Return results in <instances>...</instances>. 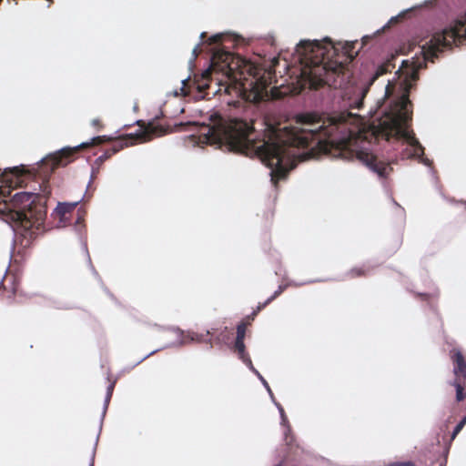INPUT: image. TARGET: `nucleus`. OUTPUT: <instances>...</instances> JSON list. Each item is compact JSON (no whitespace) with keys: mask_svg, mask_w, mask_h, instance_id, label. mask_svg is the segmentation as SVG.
I'll list each match as a JSON object with an SVG mask.
<instances>
[{"mask_svg":"<svg viewBox=\"0 0 466 466\" xmlns=\"http://www.w3.org/2000/svg\"><path fill=\"white\" fill-rule=\"evenodd\" d=\"M323 41L328 45L319 40H300L296 45L295 53L301 64L300 81L303 87L309 89L334 88L333 107L338 114L326 117L301 116L305 127L300 133H274L259 144L248 137L252 131L248 123L219 118L212 125L202 124L200 142L229 152L247 156L255 154L269 169L270 181L275 187L296 167V161L300 157L299 147H308L313 142L335 157L357 158L379 177L386 178L392 168L378 161L370 150V143L355 138L345 122L353 116L350 110L363 107L370 87L394 66L390 62L373 66L370 75L359 83L341 87L346 78L344 66L329 60V54L335 53V47L330 38L325 37Z\"/></svg>","mask_w":466,"mask_h":466,"instance_id":"1","label":"nucleus"},{"mask_svg":"<svg viewBox=\"0 0 466 466\" xmlns=\"http://www.w3.org/2000/svg\"><path fill=\"white\" fill-rule=\"evenodd\" d=\"M459 36L461 32L452 29L434 35L420 47L421 58L416 54L412 61L403 60L391 79L381 80L382 94L374 100L368 114L374 118L378 137L387 142L392 139L394 149L399 146L404 147L401 149L402 159L416 158L425 166L431 165V161L424 157V147L409 129L412 115L410 93L419 80V71L426 67L427 61L434 62L438 53L451 46Z\"/></svg>","mask_w":466,"mask_h":466,"instance_id":"2","label":"nucleus"},{"mask_svg":"<svg viewBox=\"0 0 466 466\" xmlns=\"http://www.w3.org/2000/svg\"><path fill=\"white\" fill-rule=\"evenodd\" d=\"M49 194L45 187L41 192L21 191L13 196V203L18 208V228L25 238H34L44 231L46 201Z\"/></svg>","mask_w":466,"mask_h":466,"instance_id":"3","label":"nucleus"},{"mask_svg":"<svg viewBox=\"0 0 466 466\" xmlns=\"http://www.w3.org/2000/svg\"><path fill=\"white\" fill-rule=\"evenodd\" d=\"M105 137V136L94 137L89 142H82L74 147H65L57 150L56 153L50 154L49 158L52 161L51 168L53 169L56 166L66 165L69 162V160H65L64 158L67 157L70 154L76 152L77 149L93 144L94 141L104 140Z\"/></svg>","mask_w":466,"mask_h":466,"instance_id":"4","label":"nucleus"},{"mask_svg":"<svg viewBox=\"0 0 466 466\" xmlns=\"http://www.w3.org/2000/svg\"><path fill=\"white\" fill-rule=\"evenodd\" d=\"M292 438H290V445H287L289 447V451H287L284 459L275 466H308L307 461L309 459H311V454L309 452L304 451V450L296 447L293 450L292 447Z\"/></svg>","mask_w":466,"mask_h":466,"instance_id":"5","label":"nucleus"},{"mask_svg":"<svg viewBox=\"0 0 466 466\" xmlns=\"http://www.w3.org/2000/svg\"><path fill=\"white\" fill-rule=\"evenodd\" d=\"M292 438H290V445H287L289 447V451H287L284 459L275 466H308L307 461L309 459H311V454L309 452L304 451V450L296 447L293 450L292 447Z\"/></svg>","mask_w":466,"mask_h":466,"instance_id":"6","label":"nucleus"},{"mask_svg":"<svg viewBox=\"0 0 466 466\" xmlns=\"http://www.w3.org/2000/svg\"><path fill=\"white\" fill-rule=\"evenodd\" d=\"M114 387H115V381L111 382L106 388V397L104 400L103 410H102V414H101V418H100L99 431H101V430H102L103 420L106 416V410H107V408H108V405H109V402H110V400H111V397L113 394ZM98 433H100V432H98ZM98 438H99V434L96 435V442H95L94 448L92 450L91 458H90L88 466H94V464H95L96 448L97 445Z\"/></svg>","mask_w":466,"mask_h":466,"instance_id":"7","label":"nucleus"},{"mask_svg":"<svg viewBox=\"0 0 466 466\" xmlns=\"http://www.w3.org/2000/svg\"><path fill=\"white\" fill-rule=\"evenodd\" d=\"M81 201L82 198L75 202H59L54 212L60 217L61 220H63L66 214L71 212Z\"/></svg>","mask_w":466,"mask_h":466,"instance_id":"8","label":"nucleus"},{"mask_svg":"<svg viewBox=\"0 0 466 466\" xmlns=\"http://www.w3.org/2000/svg\"><path fill=\"white\" fill-rule=\"evenodd\" d=\"M168 330L175 334L176 339L170 343L166 344L161 349L172 348V347H180L183 346L186 342L184 339V331L178 327H171Z\"/></svg>","mask_w":466,"mask_h":466,"instance_id":"9","label":"nucleus"},{"mask_svg":"<svg viewBox=\"0 0 466 466\" xmlns=\"http://www.w3.org/2000/svg\"><path fill=\"white\" fill-rule=\"evenodd\" d=\"M453 360L456 362V366L453 368V372L455 374L461 373L466 379V361L462 353L460 350H457L454 353Z\"/></svg>","mask_w":466,"mask_h":466,"instance_id":"10","label":"nucleus"},{"mask_svg":"<svg viewBox=\"0 0 466 466\" xmlns=\"http://www.w3.org/2000/svg\"><path fill=\"white\" fill-rule=\"evenodd\" d=\"M279 412L280 419H281V425L286 427V430L284 431V439L287 445H290V440H289V434L290 432V427L288 425V419L285 415L284 409L281 410Z\"/></svg>","mask_w":466,"mask_h":466,"instance_id":"11","label":"nucleus"},{"mask_svg":"<svg viewBox=\"0 0 466 466\" xmlns=\"http://www.w3.org/2000/svg\"><path fill=\"white\" fill-rule=\"evenodd\" d=\"M415 7H410L406 10L401 11L399 15L392 16L389 22L383 25L380 29L377 30V33H380V31L384 30L386 27L389 26L390 23H397L401 17L404 16V15L411 10H413Z\"/></svg>","mask_w":466,"mask_h":466,"instance_id":"12","label":"nucleus"},{"mask_svg":"<svg viewBox=\"0 0 466 466\" xmlns=\"http://www.w3.org/2000/svg\"><path fill=\"white\" fill-rule=\"evenodd\" d=\"M234 347H235V350L238 352V355L239 359L248 355L246 352V346H245V343H244L243 339H236Z\"/></svg>","mask_w":466,"mask_h":466,"instance_id":"13","label":"nucleus"},{"mask_svg":"<svg viewBox=\"0 0 466 466\" xmlns=\"http://www.w3.org/2000/svg\"><path fill=\"white\" fill-rule=\"evenodd\" d=\"M242 362L257 376L260 377L259 371L253 366L252 361L248 355L240 359Z\"/></svg>","mask_w":466,"mask_h":466,"instance_id":"14","label":"nucleus"},{"mask_svg":"<svg viewBox=\"0 0 466 466\" xmlns=\"http://www.w3.org/2000/svg\"><path fill=\"white\" fill-rule=\"evenodd\" d=\"M242 362L257 376L260 377L259 371L253 366L252 361L248 355L240 359Z\"/></svg>","mask_w":466,"mask_h":466,"instance_id":"15","label":"nucleus"},{"mask_svg":"<svg viewBox=\"0 0 466 466\" xmlns=\"http://www.w3.org/2000/svg\"><path fill=\"white\" fill-rule=\"evenodd\" d=\"M242 362L257 376L260 377L259 371L253 366L252 361L248 355L240 359Z\"/></svg>","mask_w":466,"mask_h":466,"instance_id":"16","label":"nucleus"},{"mask_svg":"<svg viewBox=\"0 0 466 466\" xmlns=\"http://www.w3.org/2000/svg\"><path fill=\"white\" fill-rule=\"evenodd\" d=\"M242 362L257 376L260 377L259 371L253 366L252 361L248 355L240 359Z\"/></svg>","mask_w":466,"mask_h":466,"instance_id":"17","label":"nucleus"},{"mask_svg":"<svg viewBox=\"0 0 466 466\" xmlns=\"http://www.w3.org/2000/svg\"><path fill=\"white\" fill-rule=\"evenodd\" d=\"M242 362L257 376L260 377L259 371L253 366L252 361L248 355L240 359Z\"/></svg>","mask_w":466,"mask_h":466,"instance_id":"18","label":"nucleus"},{"mask_svg":"<svg viewBox=\"0 0 466 466\" xmlns=\"http://www.w3.org/2000/svg\"><path fill=\"white\" fill-rule=\"evenodd\" d=\"M451 385H453L455 387V390H456V400L458 401H461L464 400L465 398V395L463 393V388L461 387V385L457 382V381H453L451 383Z\"/></svg>","mask_w":466,"mask_h":466,"instance_id":"19","label":"nucleus"},{"mask_svg":"<svg viewBox=\"0 0 466 466\" xmlns=\"http://www.w3.org/2000/svg\"><path fill=\"white\" fill-rule=\"evenodd\" d=\"M466 424V415L459 421V423L454 427L451 432V439L453 440L459 432L462 430L464 425Z\"/></svg>","mask_w":466,"mask_h":466,"instance_id":"20","label":"nucleus"},{"mask_svg":"<svg viewBox=\"0 0 466 466\" xmlns=\"http://www.w3.org/2000/svg\"><path fill=\"white\" fill-rule=\"evenodd\" d=\"M246 334V325L244 323H240L237 326V337L236 339H243Z\"/></svg>","mask_w":466,"mask_h":466,"instance_id":"21","label":"nucleus"},{"mask_svg":"<svg viewBox=\"0 0 466 466\" xmlns=\"http://www.w3.org/2000/svg\"><path fill=\"white\" fill-rule=\"evenodd\" d=\"M258 379L261 381V384L264 386V388L267 390L268 395L270 396V399H273V393H272V390L268 385V383L267 382V380L264 379V377L262 375H260V377H258Z\"/></svg>","mask_w":466,"mask_h":466,"instance_id":"22","label":"nucleus"},{"mask_svg":"<svg viewBox=\"0 0 466 466\" xmlns=\"http://www.w3.org/2000/svg\"><path fill=\"white\" fill-rule=\"evenodd\" d=\"M83 248L85 250V252L86 253V256H87V260H88V263H89V266L91 268V270L93 272V274L96 277H98V274L96 272V270L94 268L92 263H91V258H90V256H89V253H88V250H87V246H86V243H83Z\"/></svg>","mask_w":466,"mask_h":466,"instance_id":"23","label":"nucleus"},{"mask_svg":"<svg viewBox=\"0 0 466 466\" xmlns=\"http://www.w3.org/2000/svg\"><path fill=\"white\" fill-rule=\"evenodd\" d=\"M351 277H357V276H361L364 274V271L363 269L361 268H352L350 273H349Z\"/></svg>","mask_w":466,"mask_h":466,"instance_id":"24","label":"nucleus"},{"mask_svg":"<svg viewBox=\"0 0 466 466\" xmlns=\"http://www.w3.org/2000/svg\"><path fill=\"white\" fill-rule=\"evenodd\" d=\"M111 157V154L109 153V151L107 152H105L103 155L99 156L96 159V163H102L104 162L106 159H107L108 157Z\"/></svg>","mask_w":466,"mask_h":466,"instance_id":"25","label":"nucleus"},{"mask_svg":"<svg viewBox=\"0 0 466 466\" xmlns=\"http://www.w3.org/2000/svg\"><path fill=\"white\" fill-rule=\"evenodd\" d=\"M161 349H157V350H152L151 352H149L148 354L145 355L143 358H141L139 360H137L134 366H137L138 364H140L142 361H144L146 359H147L148 357H150L151 355H153L154 353L159 351Z\"/></svg>","mask_w":466,"mask_h":466,"instance_id":"26","label":"nucleus"},{"mask_svg":"<svg viewBox=\"0 0 466 466\" xmlns=\"http://www.w3.org/2000/svg\"><path fill=\"white\" fill-rule=\"evenodd\" d=\"M459 24L461 25V31L463 30L464 31V35L466 36V26H465V24H466V11H465V15L463 17H461L460 20H459Z\"/></svg>","mask_w":466,"mask_h":466,"instance_id":"27","label":"nucleus"},{"mask_svg":"<svg viewBox=\"0 0 466 466\" xmlns=\"http://www.w3.org/2000/svg\"><path fill=\"white\" fill-rule=\"evenodd\" d=\"M223 36V33L215 34L212 36H210L209 41L210 43H214L217 41H219Z\"/></svg>","mask_w":466,"mask_h":466,"instance_id":"28","label":"nucleus"},{"mask_svg":"<svg viewBox=\"0 0 466 466\" xmlns=\"http://www.w3.org/2000/svg\"><path fill=\"white\" fill-rule=\"evenodd\" d=\"M287 288V285H279L278 289L273 293V297L277 298L279 294H281Z\"/></svg>","mask_w":466,"mask_h":466,"instance_id":"29","label":"nucleus"},{"mask_svg":"<svg viewBox=\"0 0 466 466\" xmlns=\"http://www.w3.org/2000/svg\"><path fill=\"white\" fill-rule=\"evenodd\" d=\"M124 146H127V144L122 143L119 147H114L109 153L112 156L113 154H116L120 148H123Z\"/></svg>","mask_w":466,"mask_h":466,"instance_id":"30","label":"nucleus"},{"mask_svg":"<svg viewBox=\"0 0 466 466\" xmlns=\"http://www.w3.org/2000/svg\"><path fill=\"white\" fill-rule=\"evenodd\" d=\"M266 307V303H259L257 309L253 311L252 315H256L259 310Z\"/></svg>","mask_w":466,"mask_h":466,"instance_id":"31","label":"nucleus"},{"mask_svg":"<svg viewBox=\"0 0 466 466\" xmlns=\"http://www.w3.org/2000/svg\"><path fill=\"white\" fill-rule=\"evenodd\" d=\"M94 177H95V170L93 169V172H92V174H91V176H90V178H89L88 184H87V186H86V189H88V187L91 186V183H92V181L94 180Z\"/></svg>","mask_w":466,"mask_h":466,"instance_id":"32","label":"nucleus"},{"mask_svg":"<svg viewBox=\"0 0 466 466\" xmlns=\"http://www.w3.org/2000/svg\"><path fill=\"white\" fill-rule=\"evenodd\" d=\"M271 400L273 401V403L276 405L277 409L279 411H280L281 410H283V407L275 400V398L273 397V399H271Z\"/></svg>","mask_w":466,"mask_h":466,"instance_id":"33","label":"nucleus"},{"mask_svg":"<svg viewBox=\"0 0 466 466\" xmlns=\"http://www.w3.org/2000/svg\"><path fill=\"white\" fill-rule=\"evenodd\" d=\"M141 136H142V140L143 141H148L151 138L150 135H144V134H142Z\"/></svg>","mask_w":466,"mask_h":466,"instance_id":"34","label":"nucleus"},{"mask_svg":"<svg viewBox=\"0 0 466 466\" xmlns=\"http://www.w3.org/2000/svg\"><path fill=\"white\" fill-rule=\"evenodd\" d=\"M199 46V44H198L192 50V55H193V57L196 58L198 54H197V48L198 46Z\"/></svg>","mask_w":466,"mask_h":466,"instance_id":"35","label":"nucleus"},{"mask_svg":"<svg viewBox=\"0 0 466 466\" xmlns=\"http://www.w3.org/2000/svg\"><path fill=\"white\" fill-rule=\"evenodd\" d=\"M276 298L273 297V295H271L264 303H266V306L270 303L273 299H275Z\"/></svg>","mask_w":466,"mask_h":466,"instance_id":"36","label":"nucleus"},{"mask_svg":"<svg viewBox=\"0 0 466 466\" xmlns=\"http://www.w3.org/2000/svg\"><path fill=\"white\" fill-rule=\"evenodd\" d=\"M370 38V35H364L362 36V42H363V45L367 43V41Z\"/></svg>","mask_w":466,"mask_h":466,"instance_id":"37","label":"nucleus"},{"mask_svg":"<svg viewBox=\"0 0 466 466\" xmlns=\"http://www.w3.org/2000/svg\"><path fill=\"white\" fill-rule=\"evenodd\" d=\"M98 123H99L98 119H93L92 122H91L92 126H94V127L97 126Z\"/></svg>","mask_w":466,"mask_h":466,"instance_id":"38","label":"nucleus"},{"mask_svg":"<svg viewBox=\"0 0 466 466\" xmlns=\"http://www.w3.org/2000/svg\"><path fill=\"white\" fill-rule=\"evenodd\" d=\"M392 202L394 205H396L401 211H403V208L394 200L392 199Z\"/></svg>","mask_w":466,"mask_h":466,"instance_id":"39","label":"nucleus"},{"mask_svg":"<svg viewBox=\"0 0 466 466\" xmlns=\"http://www.w3.org/2000/svg\"><path fill=\"white\" fill-rule=\"evenodd\" d=\"M79 223H81V218L80 217L77 218V219L76 220V224H79Z\"/></svg>","mask_w":466,"mask_h":466,"instance_id":"40","label":"nucleus"},{"mask_svg":"<svg viewBox=\"0 0 466 466\" xmlns=\"http://www.w3.org/2000/svg\"><path fill=\"white\" fill-rule=\"evenodd\" d=\"M311 282H313V280H309V281H307V282L299 283V285H304V284L311 283Z\"/></svg>","mask_w":466,"mask_h":466,"instance_id":"41","label":"nucleus"},{"mask_svg":"<svg viewBox=\"0 0 466 466\" xmlns=\"http://www.w3.org/2000/svg\"><path fill=\"white\" fill-rule=\"evenodd\" d=\"M205 35H206V33H205V32H202V33L200 34L199 37H200V38H204Z\"/></svg>","mask_w":466,"mask_h":466,"instance_id":"42","label":"nucleus"},{"mask_svg":"<svg viewBox=\"0 0 466 466\" xmlns=\"http://www.w3.org/2000/svg\"><path fill=\"white\" fill-rule=\"evenodd\" d=\"M187 81V79H184V80H182L181 82H182V84H183V85H185V83H186Z\"/></svg>","mask_w":466,"mask_h":466,"instance_id":"43","label":"nucleus"},{"mask_svg":"<svg viewBox=\"0 0 466 466\" xmlns=\"http://www.w3.org/2000/svg\"><path fill=\"white\" fill-rule=\"evenodd\" d=\"M140 122H141V120H137L135 123L139 124Z\"/></svg>","mask_w":466,"mask_h":466,"instance_id":"44","label":"nucleus"},{"mask_svg":"<svg viewBox=\"0 0 466 466\" xmlns=\"http://www.w3.org/2000/svg\"><path fill=\"white\" fill-rule=\"evenodd\" d=\"M45 159H46V158H44V157H43V158H41V159H40V162H44V161H45Z\"/></svg>","mask_w":466,"mask_h":466,"instance_id":"45","label":"nucleus"}]
</instances>
